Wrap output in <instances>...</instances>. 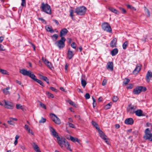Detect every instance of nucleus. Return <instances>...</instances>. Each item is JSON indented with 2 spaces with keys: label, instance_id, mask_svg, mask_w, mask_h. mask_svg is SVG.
<instances>
[{
  "label": "nucleus",
  "instance_id": "obj_5",
  "mask_svg": "<svg viewBox=\"0 0 152 152\" xmlns=\"http://www.w3.org/2000/svg\"><path fill=\"white\" fill-rule=\"evenodd\" d=\"M102 27L103 30L110 33H112V28L108 23L104 22L102 23Z\"/></svg>",
  "mask_w": 152,
  "mask_h": 152
},
{
  "label": "nucleus",
  "instance_id": "obj_58",
  "mask_svg": "<svg viewBox=\"0 0 152 152\" xmlns=\"http://www.w3.org/2000/svg\"><path fill=\"white\" fill-rule=\"evenodd\" d=\"M53 21L57 25H58L59 24V22L58 21L55 19H53Z\"/></svg>",
  "mask_w": 152,
  "mask_h": 152
},
{
  "label": "nucleus",
  "instance_id": "obj_36",
  "mask_svg": "<svg viewBox=\"0 0 152 152\" xmlns=\"http://www.w3.org/2000/svg\"><path fill=\"white\" fill-rule=\"evenodd\" d=\"M67 124H68L69 126V127L73 128H75V127L74 125L73 124L70 123L69 122H68L67 123Z\"/></svg>",
  "mask_w": 152,
  "mask_h": 152
},
{
  "label": "nucleus",
  "instance_id": "obj_11",
  "mask_svg": "<svg viewBox=\"0 0 152 152\" xmlns=\"http://www.w3.org/2000/svg\"><path fill=\"white\" fill-rule=\"evenodd\" d=\"M98 132L101 137L103 139L106 143L108 144L109 142L107 140V137L104 133L100 129H99Z\"/></svg>",
  "mask_w": 152,
  "mask_h": 152
},
{
  "label": "nucleus",
  "instance_id": "obj_34",
  "mask_svg": "<svg viewBox=\"0 0 152 152\" xmlns=\"http://www.w3.org/2000/svg\"><path fill=\"white\" fill-rule=\"evenodd\" d=\"M112 104L111 102L108 103L105 106V108L106 109H110L111 107Z\"/></svg>",
  "mask_w": 152,
  "mask_h": 152
},
{
  "label": "nucleus",
  "instance_id": "obj_45",
  "mask_svg": "<svg viewBox=\"0 0 152 152\" xmlns=\"http://www.w3.org/2000/svg\"><path fill=\"white\" fill-rule=\"evenodd\" d=\"M46 121V119L43 118V117L42 118L41 120L39 121V123H45Z\"/></svg>",
  "mask_w": 152,
  "mask_h": 152
},
{
  "label": "nucleus",
  "instance_id": "obj_2",
  "mask_svg": "<svg viewBox=\"0 0 152 152\" xmlns=\"http://www.w3.org/2000/svg\"><path fill=\"white\" fill-rule=\"evenodd\" d=\"M87 11L86 8L84 6H80L76 8L75 10V12L79 15H84Z\"/></svg>",
  "mask_w": 152,
  "mask_h": 152
},
{
  "label": "nucleus",
  "instance_id": "obj_20",
  "mask_svg": "<svg viewBox=\"0 0 152 152\" xmlns=\"http://www.w3.org/2000/svg\"><path fill=\"white\" fill-rule=\"evenodd\" d=\"M107 68L110 69L111 71H113V63L112 62H109L108 63L107 65Z\"/></svg>",
  "mask_w": 152,
  "mask_h": 152
},
{
  "label": "nucleus",
  "instance_id": "obj_54",
  "mask_svg": "<svg viewBox=\"0 0 152 152\" xmlns=\"http://www.w3.org/2000/svg\"><path fill=\"white\" fill-rule=\"evenodd\" d=\"M24 128V129L27 130L30 128L29 126L26 124L25 125Z\"/></svg>",
  "mask_w": 152,
  "mask_h": 152
},
{
  "label": "nucleus",
  "instance_id": "obj_41",
  "mask_svg": "<svg viewBox=\"0 0 152 152\" xmlns=\"http://www.w3.org/2000/svg\"><path fill=\"white\" fill-rule=\"evenodd\" d=\"M71 47L74 49L76 48L77 47V45L75 42H73L71 44Z\"/></svg>",
  "mask_w": 152,
  "mask_h": 152
},
{
  "label": "nucleus",
  "instance_id": "obj_37",
  "mask_svg": "<svg viewBox=\"0 0 152 152\" xmlns=\"http://www.w3.org/2000/svg\"><path fill=\"white\" fill-rule=\"evenodd\" d=\"M130 81V80L127 78H125V80L123 82V84L125 85L127 84Z\"/></svg>",
  "mask_w": 152,
  "mask_h": 152
},
{
  "label": "nucleus",
  "instance_id": "obj_16",
  "mask_svg": "<svg viewBox=\"0 0 152 152\" xmlns=\"http://www.w3.org/2000/svg\"><path fill=\"white\" fill-rule=\"evenodd\" d=\"M117 39L116 38H114L110 43V47L112 48L116 47Z\"/></svg>",
  "mask_w": 152,
  "mask_h": 152
},
{
  "label": "nucleus",
  "instance_id": "obj_53",
  "mask_svg": "<svg viewBox=\"0 0 152 152\" xmlns=\"http://www.w3.org/2000/svg\"><path fill=\"white\" fill-rule=\"evenodd\" d=\"M38 19L39 20L42 21L43 23H46V22L45 20H44L43 18H39Z\"/></svg>",
  "mask_w": 152,
  "mask_h": 152
},
{
  "label": "nucleus",
  "instance_id": "obj_42",
  "mask_svg": "<svg viewBox=\"0 0 152 152\" xmlns=\"http://www.w3.org/2000/svg\"><path fill=\"white\" fill-rule=\"evenodd\" d=\"M45 65L47 66L49 68L51 69L52 67V65L51 63L48 61Z\"/></svg>",
  "mask_w": 152,
  "mask_h": 152
},
{
  "label": "nucleus",
  "instance_id": "obj_7",
  "mask_svg": "<svg viewBox=\"0 0 152 152\" xmlns=\"http://www.w3.org/2000/svg\"><path fill=\"white\" fill-rule=\"evenodd\" d=\"M3 102L5 103L4 105L5 108L9 109H13L14 106V105L12 102L9 101L5 100H3Z\"/></svg>",
  "mask_w": 152,
  "mask_h": 152
},
{
  "label": "nucleus",
  "instance_id": "obj_9",
  "mask_svg": "<svg viewBox=\"0 0 152 152\" xmlns=\"http://www.w3.org/2000/svg\"><path fill=\"white\" fill-rule=\"evenodd\" d=\"M137 108L136 106H132L129 105L127 108V111L130 114H133L134 113L135 110Z\"/></svg>",
  "mask_w": 152,
  "mask_h": 152
},
{
  "label": "nucleus",
  "instance_id": "obj_47",
  "mask_svg": "<svg viewBox=\"0 0 152 152\" xmlns=\"http://www.w3.org/2000/svg\"><path fill=\"white\" fill-rule=\"evenodd\" d=\"M42 60L44 62L45 64L49 61L46 58H44V57H42Z\"/></svg>",
  "mask_w": 152,
  "mask_h": 152
},
{
  "label": "nucleus",
  "instance_id": "obj_19",
  "mask_svg": "<svg viewBox=\"0 0 152 152\" xmlns=\"http://www.w3.org/2000/svg\"><path fill=\"white\" fill-rule=\"evenodd\" d=\"M134 113L136 115L138 116H143L144 115L142 113V111L141 110H138L135 111Z\"/></svg>",
  "mask_w": 152,
  "mask_h": 152
},
{
  "label": "nucleus",
  "instance_id": "obj_35",
  "mask_svg": "<svg viewBox=\"0 0 152 152\" xmlns=\"http://www.w3.org/2000/svg\"><path fill=\"white\" fill-rule=\"evenodd\" d=\"M68 102L71 105L73 106L74 107H76L77 105L76 104H75V103L73 102L71 100H69L68 101Z\"/></svg>",
  "mask_w": 152,
  "mask_h": 152
},
{
  "label": "nucleus",
  "instance_id": "obj_49",
  "mask_svg": "<svg viewBox=\"0 0 152 152\" xmlns=\"http://www.w3.org/2000/svg\"><path fill=\"white\" fill-rule=\"evenodd\" d=\"M85 97L86 99H88L90 98V95L88 93H86L85 95Z\"/></svg>",
  "mask_w": 152,
  "mask_h": 152
},
{
  "label": "nucleus",
  "instance_id": "obj_48",
  "mask_svg": "<svg viewBox=\"0 0 152 152\" xmlns=\"http://www.w3.org/2000/svg\"><path fill=\"white\" fill-rule=\"evenodd\" d=\"M16 108L17 109H22V106L20 104H17L16 105Z\"/></svg>",
  "mask_w": 152,
  "mask_h": 152
},
{
  "label": "nucleus",
  "instance_id": "obj_40",
  "mask_svg": "<svg viewBox=\"0 0 152 152\" xmlns=\"http://www.w3.org/2000/svg\"><path fill=\"white\" fill-rule=\"evenodd\" d=\"M119 9L121 11V12L122 13L125 14L126 12V10L123 8L120 7H119Z\"/></svg>",
  "mask_w": 152,
  "mask_h": 152
},
{
  "label": "nucleus",
  "instance_id": "obj_61",
  "mask_svg": "<svg viewBox=\"0 0 152 152\" xmlns=\"http://www.w3.org/2000/svg\"><path fill=\"white\" fill-rule=\"evenodd\" d=\"M4 39V37L1 36L0 37V43Z\"/></svg>",
  "mask_w": 152,
  "mask_h": 152
},
{
  "label": "nucleus",
  "instance_id": "obj_17",
  "mask_svg": "<svg viewBox=\"0 0 152 152\" xmlns=\"http://www.w3.org/2000/svg\"><path fill=\"white\" fill-rule=\"evenodd\" d=\"M68 30L66 28L62 29L60 32V37L61 38L62 37H64L63 36L66 35L68 33Z\"/></svg>",
  "mask_w": 152,
  "mask_h": 152
},
{
  "label": "nucleus",
  "instance_id": "obj_32",
  "mask_svg": "<svg viewBox=\"0 0 152 152\" xmlns=\"http://www.w3.org/2000/svg\"><path fill=\"white\" fill-rule=\"evenodd\" d=\"M81 83L83 87L84 88L86 85V82L85 80L81 78Z\"/></svg>",
  "mask_w": 152,
  "mask_h": 152
},
{
  "label": "nucleus",
  "instance_id": "obj_38",
  "mask_svg": "<svg viewBox=\"0 0 152 152\" xmlns=\"http://www.w3.org/2000/svg\"><path fill=\"white\" fill-rule=\"evenodd\" d=\"M39 102L40 103V107H41L42 108L45 109H46V105L41 102L39 101Z\"/></svg>",
  "mask_w": 152,
  "mask_h": 152
},
{
  "label": "nucleus",
  "instance_id": "obj_59",
  "mask_svg": "<svg viewBox=\"0 0 152 152\" xmlns=\"http://www.w3.org/2000/svg\"><path fill=\"white\" fill-rule=\"evenodd\" d=\"M3 46L1 44H0V51H3L4 50L3 49Z\"/></svg>",
  "mask_w": 152,
  "mask_h": 152
},
{
  "label": "nucleus",
  "instance_id": "obj_44",
  "mask_svg": "<svg viewBox=\"0 0 152 152\" xmlns=\"http://www.w3.org/2000/svg\"><path fill=\"white\" fill-rule=\"evenodd\" d=\"M118 99V98L117 96H114L113 98V100L114 102H117Z\"/></svg>",
  "mask_w": 152,
  "mask_h": 152
},
{
  "label": "nucleus",
  "instance_id": "obj_26",
  "mask_svg": "<svg viewBox=\"0 0 152 152\" xmlns=\"http://www.w3.org/2000/svg\"><path fill=\"white\" fill-rule=\"evenodd\" d=\"M40 77L41 79L46 81L48 84H49V79L47 77L44 76L42 75H40Z\"/></svg>",
  "mask_w": 152,
  "mask_h": 152
},
{
  "label": "nucleus",
  "instance_id": "obj_14",
  "mask_svg": "<svg viewBox=\"0 0 152 152\" xmlns=\"http://www.w3.org/2000/svg\"><path fill=\"white\" fill-rule=\"evenodd\" d=\"M152 77V72L150 71H148L146 75V80L148 83H149Z\"/></svg>",
  "mask_w": 152,
  "mask_h": 152
},
{
  "label": "nucleus",
  "instance_id": "obj_4",
  "mask_svg": "<svg viewBox=\"0 0 152 152\" xmlns=\"http://www.w3.org/2000/svg\"><path fill=\"white\" fill-rule=\"evenodd\" d=\"M65 37H62L61 38L60 40L56 42L55 44L58 47L59 49H61L65 47Z\"/></svg>",
  "mask_w": 152,
  "mask_h": 152
},
{
  "label": "nucleus",
  "instance_id": "obj_39",
  "mask_svg": "<svg viewBox=\"0 0 152 152\" xmlns=\"http://www.w3.org/2000/svg\"><path fill=\"white\" fill-rule=\"evenodd\" d=\"M70 16L72 18V19H73V13L74 12V10L71 9L69 10Z\"/></svg>",
  "mask_w": 152,
  "mask_h": 152
},
{
  "label": "nucleus",
  "instance_id": "obj_50",
  "mask_svg": "<svg viewBox=\"0 0 152 152\" xmlns=\"http://www.w3.org/2000/svg\"><path fill=\"white\" fill-rule=\"evenodd\" d=\"M26 5V2L25 0H22V3L21 5L22 6H24Z\"/></svg>",
  "mask_w": 152,
  "mask_h": 152
},
{
  "label": "nucleus",
  "instance_id": "obj_12",
  "mask_svg": "<svg viewBox=\"0 0 152 152\" xmlns=\"http://www.w3.org/2000/svg\"><path fill=\"white\" fill-rule=\"evenodd\" d=\"M58 142L59 144L61 147H63V143H64L66 140V139L63 137H59L57 139Z\"/></svg>",
  "mask_w": 152,
  "mask_h": 152
},
{
  "label": "nucleus",
  "instance_id": "obj_62",
  "mask_svg": "<svg viewBox=\"0 0 152 152\" xmlns=\"http://www.w3.org/2000/svg\"><path fill=\"white\" fill-rule=\"evenodd\" d=\"M68 66H69V64L67 63H66L65 65V69L66 70H67Z\"/></svg>",
  "mask_w": 152,
  "mask_h": 152
},
{
  "label": "nucleus",
  "instance_id": "obj_28",
  "mask_svg": "<svg viewBox=\"0 0 152 152\" xmlns=\"http://www.w3.org/2000/svg\"><path fill=\"white\" fill-rule=\"evenodd\" d=\"M92 124L94 126L95 128L98 130V131H99V129H100L98 127V124H97L95 121H92Z\"/></svg>",
  "mask_w": 152,
  "mask_h": 152
},
{
  "label": "nucleus",
  "instance_id": "obj_27",
  "mask_svg": "<svg viewBox=\"0 0 152 152\" xmlns=\"http://www.w3.org/2000/svg\"><path fill=\"white\" fill-rule=\"evenodd\" d=\"M45 28L46 30L50 33H53L54 32V30L51 27H49L48 26H45Z\"/></svg>",
  "mask_w": 152,
  "mask_h": 152
},
{
  "label": "nucleus",
  "instance_id": "obj_21",
  "mask_svg": "<svg viewBox=\"0 0 152 152\" xmlns=\"http://www.w3.org/2000/svg\"><path fill=\"white\" fill-rule=\"evenodd\" d=\"M67 139L70 140L71 141L74 142H79V140H78V139L77 138L73 137L71 136H70L69 137H67Z\"/></svg>",
  "mask_w": 152,
  "mask_h": 152
},
{
  "label": "nucleus",
  "instance_id": "obj_10",
  "mask_svg": "<svg viewBox=\"0 0 152 152\" xmlns=\"http://www.w3.org/2000/svg\"><path fill=\"white\" fill-rule=\"evenodd\" d=\"M50 116H51L53 121L56 124H61L60 119L54 114H51Z\"/></svg>",
  "mask_w": 152,
  "mask_h": 152
},
{
  "label": "nucleus",
  "instance_id": "obj_52",
  "mask_svg": "<svg viewBox=\"0 0 152 152\" xmlns=\"http://www.w3.org/2000/svg\"><path fill=\"white\" fill-rule=\"evenodd\" d=\"M50 88L51 90L52 91H54L55 92H57V90L56 89V88L54 87H50Z\"/></svg>",
  "mask_w": 152,
  "mask_h": 152
},
{
  "label": "nucleus",
  "instance_id": "obj_31",
  "mask_svg": "<svg viewBox=\"0 0 152 152\" xmlns=\"http://www.w3.org/2000/svg\"><path fill=\"white\" fill-rule=\"evenodd\" d=\"M0 72L3 74L4 75H8V72L6 70L0 69Z\"/></svg>",
  "mask_w": 152,
  "mask_h": 152
},
{
  "label": "nucleus",
  "instance_id": "obj_8",
  "mask_svg": "<svg viewBox=\"0 0 152 152\" xmlns=\"http://www.w3.org/2000/svg\"><path fill=\"white\" fill-rule=\"evenodd\" d=\"M145 135L144 137L146 140H148L150 141H152V134L150 133V130L148 128L146 129L145 130Z\"/></svg>",
  "mask_w": 152,
  "mask_h": 152
},
{
  "label": "nucleus",
  "instance_id": "obj_23",
  "mask_svg": "<svg viewBox=\"0 0 152 152\" xmlns=\"http://www.w3.org/2000/svg\"><path fill=\"white\" fill-rule=\"evenodd\" d=\"M118 52V49L117 48H115L111 51V53L113 56H114L117 54Z\"/></svg>",
  "mask_w": 152,
  "mask_h": 152
},
{
  "label": "nucleus",
  "instance_id": "obj_15",
  "mask_svg": "<svg viewBox=\"0 0 152 152\" xmlns=\"http://www.w3.org/2000/svg\"><path fill=\"white\" fill-rule=\"evenodd\" d=\"M134 120L132 118H127L125 119L124 123L125 124L132 125L134 123Z\"/></svg>",
  "mask_w": 152,
  "mask_h": 152
},
{
  "label": "nucleus",
  "instance_id": "obj_24",
  "mask_svg": "<svg viewBox=\"0 0 152 152\" xmlns=\"http://www.w3.org/2000/svg\"><path fill=\"white\" fill-rule=\"evenodd\" d=\"M64 146L65 148H66L68 150H69L70 151H72V150L69 147V144L68 141L66 140L65 142L64 143Z\"/></svg>",
  "mask_w": 152,
  "mask_h": 152
},
{
  "label": "nucleus",
  "instance_id": "obj_3",
  "mask_svg": "<svg viewBox=\"0 0 152 152\" xmlns=\"http://www.w3.org/2000/svg\"><path fill=\"white\" fill-rule=\"evenodd\" d=\"M42 11L49 15L52 13L50 6L48 4H45L44 2L41 4Z\"/></svg>",
  "mask_w": 152,
  "mask_h": 152
},
{
  "label": "nucleus",
  "instance_id": "obj_46",
  "mask_svg": "<svg viewBox=\"0 0 152 152\" xmlns=\"http://www.w3.org/2000/svg\"><path fill=\"white\" fill-rule=\"evenodd\" d=\"M33 148L34 150L35 151L39 148V147L35 143H34V145H33Z\"/></svg>",
  "mask_w": 152,
  "mask_h": 152
},
{
  "label": "nucleus",
  "instance_id": "obj_51",
  "mask_svg": "<svg viewBox=\"0 0 152 152\" xmlns=\"http://www.w3.org/2000/svg\"><path fill=\"white\" fill-rule=\"evenodd\" d=\"M107 81L106 79H104L102 83V85L103 86H104L106 85Z\"/></svg>",
  "mask_w": 152,
  "mask_h": 152
},
{
  "label": "nucleus",
  "instance_id": "obj_25",
  "mask_svg": "<svg viewBox=\"0 0 152 152\" xmlns=\"http://www.w3.org/2000/svg\"><path fill=\"white\" fill-rule=\"evenodd\" d=\"M109 10L114 13L118 14H119L118 11L115 9L111 7L109 8Z\"/></svg>",
  "mask_w": 152,
  "mask_h": 152
},
{
  "label": "nucleus",
  "instance_id": "obj_13",
  "mask_svg": "<svg viewBox=\"0 0 152 152\" xmlns=\"http://www.w3.org/2000/svg\"><path fill=\"white\" fill-rule=\"evenodd\" d=\"M141 69V65L140 64H137L135 68L133 71V73L134 74L138 73Z\"/></svg>",
  "mask_w": 152,
  "mask_h": 152
},
{
  "label": "nucleus",
  "instance_id": "obj_55",
  "mask_svg": "<svg viewBox=\"0 0 152 152\" xmlns=\"http://www.w3.org/2000/svg\"><path fill=\"white\" fill-rule=\"evenodd\" d=\"M58 37V36L57 34H54L52 36V37H54L55 39L56 40L57 39Z\"/></svg>",
  "mask_w": 152,
  "mask_h": 152
},
{
  "label": "nucleus",
  "instance_id": "obj_1",
  "mask_svg": "<svg viewBox=\"0 0 152 152\" xmlns=\"http://www.w3.org/2000/svg\"><path fill=\"white\" fill-rule=\"evenodd\" d=\"M20 72L24 75L29 77L34 81L37 82L42 86H44V83L42 82L36 78V76L30 70L27 71L26 69H23L20 70Z\"/></svg>",
  "mask_w": 152,
  "mask_h": 152
},
{
  "label": "nucleus",
  "instance_id": "obj_64",
  "mask_svg": "<svg viewBox=\"0 0 152 152\" xmlns=\"http://www.w3.org/2000/svg\"><path fill=\"white\" fill-rule=\"evenodd\" d=\"M120 126L118 124H116L115 125V127L117 129L119 128Z\"/></svg>",
  "mask_w": 152,
  "mask_h": 152
},
{
  "label": "nucleus",
  "instance_id": "obj_60",
  "mask_svg": "<svg viewBox=\"0 0 152 152\" xmlns=\"http://www.w3.org/2000/svg\"><path fill=\"white\" fill-rule=\"evenodd\" d=\"M75 117L78 119L80 120V115H75Z\"/></svg>",
  "mask_w": 152,
  "mask_h": 152
},
{
  "label": "nucleus",
  "instance_id": "obj_63",
  "mask_svg": "<svg viewBox=\"0 0 152 152\" xmlns=\"http://www.w3.org/2000/svg\"><path fill=\"white\" fill-rule=\"evenodd\" d=\"M28 132L29 133H31V134H33L32 133V130H31L30 129V128H29L27 130Z\"/></svg>",
  "mask_w": 152,
  "mask_h": 152
},
{
  "label": "nucleus",
  "instance_id": "obj_18",
  "mask_svg": "<svg viewBox=\"0 0 152 152\" xmlns=\"http://www.w3.org/2000/svg\"><path fill=\"white\" fill-rule=\"evenodd\" d=\"M50 131L53 135L54 137H56L57 139L59 137L58 133L56 131L54 128H51Z\"/></svg>",
  "mask_w": 152,
  "mask_h": 152
},
{
  "label": "nucleus",
  "instance_id": "obj_56",
  "mask_svg": "<svg viewBox=\"0 0 152 152\" xmlns=\"http://www.w3.org/2000/svg\"><path fill=\"white\" fill-rule=\"evenodd\" d=\"M7 122L10 124L12 125H13L14 124L13 121L11 120L8 121Z\"/></svg>",
  "mask_w": 152,
  "mask_h": 152
},
{
  "label": "nucleus",
  "instance_id": "obj_30",
  "mask_svg": "<svg viewBox=\"0 0 152 152\" xmlns=\"http://www.w3.org/2000/svg\"><path fill=\"white\" fill-rule=\"evenodd\" d=\"M46 94L48 98H54V95L53 94L48 91H47L46 92Z\"/></svg>",
  "mask_w": 152,
  "mask_h": 152
},
{
  "label": "nucleus",
  "instance_id": "obj_33",
  "mask_svg": "<svg viewBox=\"0 0 152 152\" xmlns=\"http://www.w3.org/2000/svg\"><path fill=\"white\" fill-rule=\"evenodd\" d=\"M128 45V41L125 42L123 44V48L124 50H125L127 46Z\"/></svg>",
  "mask_w": 152,
  "mask_h": 152
},
{
  "label": "nucleus",
  "instance_id": "obj_6",
  "mask_svg": "<svg viewBox=\"0 0 152 152\" xmlns=\"http://www.w3.org/2000/svg\"><path fill=\"white\" fill-rule=\"evenodd\" d=\"M146 88L145 87L138 86L137 87L133 90V93L135 94H138L142 91H145Z\"/></svg>",
  "mask_w": 152,
  "mask_h": 152
},
{
  "label": "nucleus",
  "instance_id": "obj_43",
  "mask_svg": "<svg viewBox=\"0 0 152 152\" xmlns=\"http://www.w3.org/2000/svg\"><path fill=\"white\" fill-rule=\"evenodd\" d=\"M133 85L132 84H130L126 88L127 89H131L133 88Z\"/></svg>",
  "mask_w": 152,
  "mask_h": 152
},
{
  "label": "nucleus",
  "instance_id": "obj_22",
  "mask_svg": "<svg viewBox=\"0 0 152 152\" xmlns=\"http://www.w3.org/2000/svg\"><path fill=\"white\" fill-rule=\"evenodd\" d=\"M74 54L73 53L72 51L70 50L69 49L68 50L67 56L68 58L69 59H71L74 56Z\"/></svg>",
  "mask_w": 152,
  "mask_h": 152
},
{
  "label": "nucleus",
  "instance_id": "obj_57",
  "mask_svg": "<svg viewBox=\"0 0 152 152\" xmlns=\"http://www.w3.org/2000/svg\"><path fill=\"white\" fill-rule=\"evenodd\" d=\"M20 147L23 150H25L26 149L25 146L24 145H20Z\"/></svg>",
  "mask_w": 152,
  "mask_h": 152
},
{
  "label": "nucleus",
  "instance_id": "obj_29",
  "mask_svg": "<svg viewBox=\"0 0 152 152\" xmlns=\"http://www.w3.org/2000/svg\"><path fill=\"white\" fill-rule=\"evenodd\" d=\"M10 88V87H7L5 88L3 90L4 93L6 94H10V92L8 91V90Z\"/></svg>",
  "mask_w": 152,
  "mask_h": 152
}]
</instances>
